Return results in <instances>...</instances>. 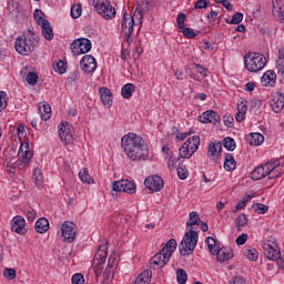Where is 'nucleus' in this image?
I'll list each match as a JSON object with an SVG mask.
<instances>
[{"instance_id":"obj_54","label":"nucleus","mask_w":284,"mask_h":284,"mask_svg":"<svg viewBox=\"0 0 284 284\" xmlns=\"http://www.w3.org/2000/svg\"><path fill=\"white\" fill-rule=\"evenodd\" d=\"M24 215L32 223L37 219V211L34 209L26 210Z\"/></svg>"},{"instance_id":"obj_9","label":"nucleus","mask_w":284,"mask_h":284,"mask_svg":"<svg viewBox=\"0 0 284 284\" xmlns=\"http://www.w3.org/2000/svg\"><path fill=\"white\" fill-rule=\"evenodd\" d=\"M92 4L95 12L103 17V19H106V21L116 17V9L112 7L109 0H93Z\"/></svg>"},{"instance_id":"obj_45","label":"nucleus","mask_w":284,"mask_h":284,"mask_svg":"<svg viewBox=\"0 0 284 284\" xmlns=\"http://www.w3.org/2000/svg\"><path fill=\"white\" fill-rule=\"evenodd\" d=\"M33 17H34L36 22L38 23V26H41V24H43L48 21V19L43 18V11H41L39 9L34 10Z\"/></svg>"},{"instance_id":"obj_50","label":"nucleus","mask_w":284,"mask_h":284,"mask_svg":"<svg viewBox=\"0 0 284 284\" xmlns=\"http://www.w3.org/2000/svg\"><path fill=\"white\" fill-rule=\"evenodd\" d=\"M181 30H182V33L184 34V37H186V39H195L196 32H194V29L183 27V29H181Z\"/></svg>"},{"instance_id":"obj_22","label":"nucleus","mask_w":284,"mask_h":284,"mask_svg":"<svg viewBox=\"0 0 284 284\" xmlns=\"http://www.w3.org/2000/svg\"><path fill=\"white\" fill-rule=\"evenodd\" d=\"M271 108L276 114H278L280 112L283 111V108H284V95H283V93H281V92L275 93V95L272 100V103H271Z\"/></svg>"},{"instance_id":"obj_38","label":"nucleus","mask_w":284,"mask_h":284,"mask_svg":"<svg viewBox=\"0 0 284 284\" xmlns=\"http://www.w3.org/2000/svg\"><path fill=\"white\" fill-rule=\"evenodd\" d=\"M265 141V136L261 133H252L251 134V145H263Z\"/></svg>"},{"instance_id":"obj_14","label":"nucleus","mask_w":284,"mask_h":284,"mask_svg":"<svg viewBox=\"0 0 284 284\" xmlns=\"http://www.w3.org/2000/svg\"><path fill=\"white\" fill-rule=\"evenodd\" d=\"M59 136L62 143L64 145H72L74 143V135L72 134V131L70 130V123H61L58 126Z\"/></svg>"},{"instance_id":"obj_62","label":"nucleus","mask_w":284,"mask_h":284,"mask_svg":"<svg viewBox=\"0 0 284 284\" xmlns=\"http://www.w3.org/2000/svg\"><path fill=\"white\" fill-rule=\"evenodd\" d=\"M283 9V0H273V14H276V10Z\"/></svg>"},{"instance_id":"obj_17","label":"nucleus","mask_w":284,"mask_h":284,"mask_svg":"<svg viewBox=\"0 0 284 284\" xmlns=\"http://www.w3.org/2000/svg\"><path fill=\"white\" fill-rule=\"evenodd\" d=\"M80 67L85 74H92V72L97 70V59L90 54L83 55L80 61Z\"/></svg>"},{"instance_id":"obj_43","label":"nucleus","mask_w":284,"mask_h":284,"mask_svg":"<svg viewBox=\"0 0 284 284\" xmlns=\"http://www.w3.org/2000/svg\"><path fill=\"white\" fill-rule=\"evenodd\" d=\"M176 278L179 284L187 283V273L183 268L176 271Z\"/></svg>"},{"instance_id":"obj_46","label":"nucleus","mask_w":284,"mask_h":284,"mask_svg":"<svg viewBox=\"0 0 284 284\" xmlns=\"http://www.w3.org/2000/svg\"><path fill=\"white\" fill-rule=\"evenodd\" d=\"M81 12H83V9L81 8V4H73L71 7V17H72V19H79V17H81Z\"/></svg>"},{"instance_id":"obj_59","label":"nucleus","mask_w":284,"mask_h":284,"mask_svg":"<svg viewBox=\"0 0 284 284\" xmlns=\"http://www.w3.org/2000/svg\"><path fill=\"white\" fill-rule=\"evenodd\" d=\"M203 8H207V0H197L194 4V9L203 10Z\"/></svg>"},{"instance_id":"obj_27","label":"nucleus","mask_w":284,"mask_h":284,"mask_svg":"<svg viewBox=\"0 0 284 284\" xmlns=\"http://www.w3.org/2000/svg\"><path fill=\"white\" fill-rule=\"evenodd\" d=\"M184 145H186L187 149L191 150L192 154H194V152L199 150V145H201V138L193 135L184 142Z\"/></svg>"},{"instance_id":"obj_55","label":"nucleus","mask_w":284,"mask_h":284,"mask_svg":"<svg viewBox=\"0 0 284 284\" xmlns=\"http://www.w3.org/2000/svg\"><path fill=\"white\" fill-rule=\"evenodd\" d=\"M237 111L239 112H242L244 114L247 113V100H241L239 103H237Z\"/></svg>"},{"instance_id":"obj_42","label":"nucleus","mask_w":284,"mask_h":284,"mask_svg":"<svg viewBox=\"0 0 284 284\" xmlns=\"http://www.w3.org/2000/svg\"><path fill=\"white\" fill-rule=\"evenodd\" d=\"M176 170H178V176L182 181H185V179H187V176H190V172H187V166L181 164L178 166Z\"/></svg>"},{"instance_id":"obj_52","label":"nucleus","mask_w":284,"mask_h":284,"mask_svg":"<svg viewBox=\"0 0 284 284\" xmlns=\"http://www.w3.org/2000/svg\"><path fill=\"white\" fill-rule=\"evenodd\" d=\"M6 97H8V94L3 91H0V112L8 108V101H6Z\"/></svg>"},{"instance_id":"obj_57","label":"nucleus","mask_w":284,"mask_h":284,"mask_svg":"<svg viewBox=\"0 0 284 284\" xmlns=\"http://www.w3.org/2000/svg\"><path fill=\"white\" fill-rule=\"evenodd\" d=\"M241 21H243V13L236 12L235 14H233L231 19L232 24L237 26V23H241Z\"/></svg>"},{"instance_id":"obj_51","label":"nucleus","mask_w":284,"mask_h":284,"mask_svg":"<svg viewBox=\"0 0 284 284\" xmlns=\"http://www.w3.org/2000/svg\"><path fill=\"white\" fill-rule=\"evenodd\" d=\"M186 18H187V16H185V13H179L178 14L176 22H178V28L180 30L185 28V19Z\"/></svg>"},{"instance_id":"obj_12","label":"nucleus","mask_w":284,"mask_h":284,"mask_svg":"<svg viewBox=\"0 0 284 284\" xmlns=\"http://www.w3.org/2000/svg\"><path fill=\"white\" fill-rule=\"evenodd\" d=\"M264 248V256L268 258V261H277L281 258V250L278 248V242H266L263 245Z\"/></svg>"},{"instance_id":"obj_30","label":"nucleus","mask_w":284,"mask_h":284,"mask_svg":"<svg viewBox=\"0 0 284 284\" xmlns=\"http://www.w3.org/2000/svg\"><path fill=\"white\" fill-rule=\"evenodd\" d=\"M150 281H152V271H143L133 283L150 284Z\"/></svg>"},{"instance_id":"obj_36","label":"nucleus","mask_w":284,"mask_h":284,"mask_svg":"<svg viewBox=\"0 0 284 284\" xmlns=\"http://www.w3.org/2000/svg\"><path fill=\"white\" fill-rule=\"evenodd\" d=\"M32 178L37 187H43V173H41V169H36Z\"/></svg>"},{"instance_id":"obj_26","label":"nucleus","mask_w":284,"mask_h":284,"mask_svg":"<svg viewBox=\"0 0 284 284\" xmlns=\"http://www.w3.org/2000/svg\"><path fill=\"white\" fill-rule=\"evenodd\" d=\"M40 27H41L42 36L44 37V39L47 41H52V39H54V32L52 30V26L50 24V21L47 20V22H42Z\"/></svg>"},{"instance_id":"obj_44","label":"nucleus","mask_w":284,"mask_h":284,"mask_svg":"<svg viewBox=\"0 0 284 284\" xmlns=\"http://www.w3.org/2000/svg\"><path fill=\"white\" fill-rule=\"evenodd\" d=\"M252 209L254 210V212H256V214H265L267 210H270V206L261 203H255L252 205Z\"/></svg>"},{"instance_id":"obj_10","label":"nucleus","mask_w":284,"mask_h":284,"mask_svg":"<svg viewBox=\"0 0 284 284\" xmlns=\"http://www.w3.org/2000/svg\"><path fill=\"white\" fill-rule=\"evenodd\" d=\"M92 50V42L88 38H79L71 43V51L74 57L88 54Z\"/></svg>"},{"instance_id":"obj_63","label":"nucleus","mask_w":284,"mask_h":284,"mask_svg":"<svg viewBox=\"0 0 284 284\" xmlns=\"http://www.w3.org/2000/svg\"><path fill=\"white\" fill-rule=\"evenodd\" d=\"M276 68L280 74H284V59L278 58L276 61Z\"/></svg>"},{"instance_id":"obj_34","label":"nucleus","mask_w":284,"mask_h":284,"mask_svg":"<svg viewBox=\"0 0 284 284\" xmlns=\"http://www.w3.org/2000/svg\"><path fill=\"white\" fill-rule=\"evenodd\" d=\"M248 220H247V215H245L244 213H242L236 220H235V225L237 229V232H242L243 227H245V225H247Z\"/></svg>"},{"instance_id":"obj_19","label":"nucleus","mask_w":284,"mask_h":284,"mask_svg":"<svg viewBox=\"0 0 284 284\" xmlns=\"http://www.w3.org/2000/svg\"><path fill=\"white\" fill-rule=\"evenodd\" d=\"M223 152V144L220 141L211 142L207 146V156L211 161H216L221 158Z\"/></svg>"},{"instance_id":"obj_23","label":"nucleus","mask_w":284,"mask_h":284,"mask_svg":"<svg viewBox=\"0 0 284 284\" xmlns=\"http://www.w3.org/2000/svg\"><path fill=\"white\" fill-rule=\"evenodd\" d=\"M100 99L105 108H112V91L108 88H100Z\"/></svg>"},{"instance_id":"obj_32","label":"nucleus","mask_w":284,"mask_h":284,"mask_svg":"<svg viewBox=\"0 0 284 284\" xmlns=\"http://www.w3.org/2000/svg\"><path fill=\"white\" fill-rule=\"evenodd\" d=\"M243 254L245 256V258H247L248 261H257L258 258V251H256V248L252 247V246H247L243 250Z\"/></svg>"},{"instance_id":"obj_16","label":"nucleus","mask_w":284,"mask_h":284,"mask_svg":"<svg viewBox=\"0 0 284 284\" xmlns=\"http://www.w3.org/2000/svg\"><path fill=\"white\" fill-rule=\"evenodd\" d=\"M144 185L151 192H161L163 190V179L159 175H152L144 180Z\"/></svg>"},{"instance_id":"obj_11","label":"nucleus","mask_w":284,"mask_h":284,"mask_svg":"<svg viewBox=\"0 0 284 284\" xmlns=\"http://www.w3.org/2000/svg\"><path fill=\"white\" fill-rule=\"evenodd\" d=\"M132 32H134V17L125 11L122 18V34L128 43H132Z\"/></svg>"},{"instance_id":"obj_25","label":"nucleus","mask_w":284,"mask_h":284,"mask_svg":"<svg viewBox=\"0 0 284 284\" xmlns=\"http://www.w3.org/2000/svg\"><path fill=\"white\" fill-rule=\"evenodd\" d=\"M34 229H36V232H38V234H45V232L50 230V222L45 217H40L36 222Z\"/></svg>"},{"instance_id":"obj_39","label":"nucleus","mask_w":284,"mask_h":284,"mask_svg":"<svg viewBox=\"0 0 284 284\" xmlns=\"http://www.w3.org/2000/svg\"><path fill=\"white\" fill-rule=\"evenodd\" d=\"M206 244L211 254L216 255V251L219 250V246L216 245V240H214V237L212 236H209L206 237Z\"/></svg>"},{"instance_id":"obj_7","label":"nucleus","mask_w":284,"mask_h":284,"mask_svg":"<svg viewBox=\"0 0 284 284\" xmlns=\"http://www.w3.org/2000/svg\"><path fill=\"white\" fill-rule=\"evenodd\" d=\"M196 243H199V233L192 230L187 231L179 245L180 254L182 256H190L196 248Z\"/></svg>"},{"instance_id":"obj_33","label":"nucleus","mask_w":284,"mask_h":284,"mask_svg":"<svg viewBox=\"0 0 284 284\" xmlns=\"http://www.w3.org/2000/svg\"><path fill=\"white\" fill-rule=\"evenodd\" d=\"M152 6V0H143L140 4L139 18L140 21L143 19V14H148L150 12V7Z\"/></svg>"},{"instance_id":"obj_41","label":"nucleus","mask_w":284,"mask_h":284,"mask_svg":"<svg viewBox=\"0 0 284 284\" xmlns=\"http://www.w3.org/2000/svg\"><path fill=\"white\" fill-rule=\"evenodd\" d=\"M26 81L29 85H37L39 83V74H37V72H29L26 77Z\"/></svg>"},{"instance_id":"obj_31","label":"nucleus","mask_w":284,"mask_h":284,"mask_svg":"<svg viewBox=\"0 0 284 284\" xmlns=\"http://www.w3.org/2000/svg\"><path fill=\"white\" fill-rule=\"evenodd\" d=\"M135 90L136 87L133 83H126L122 87L121 95L123 99H131Z\"/></svg>"},{"instance_id":"obj_24","label":"nucleus","mask_w":284,"mask_h":284,"mask_svg":"<svg viewBox=\"0 0 284 284\" xmlns=\"http://www.w3.org/2000/svg\"><path fill=\"white\" fill-rule=\"evenodd\" d=\"M219 263H225V261H230V258L234 257L232 251L226 247L219 248L215 253Z\"/></svg>"},{"instance_id":"obj_4","label":"nucleus","mask_w":284,"mask_h":284,"mask_svg":"<svg viewBox=\"0 0 284 284\" xmlns=\"http://www.w3.org/2000/svg\"><path fill=\"white\" fill-rule=\"evenodd\" d=\"M39 45V37L34 36L32 33L29 38L26 36H19L16 39V51L19 54H23V57H28V54H32L34 52V49Z\"/></svg>"},{"instance_id":"obj_56","label":"nucleus","mask_w":284,"mask_h":284,"mask_svg":"<svg viewBox=\"0 0 284 284\" xmlns=\"http://www.w3.org/2000/svg\"><path fill=\"white\" fill-rule=\"evenodd\" d=\"M54 71L59 74H65V63L63 61H59L57 65L54 67Z\"/></svg>"},{"instance_id":"obj_2","label":"nucleus","mask_w":284,"mask_h":284,"mask_svg":"<svg viewBox=\"0 0 284 284\" xmlns=\"http://www.w3.org/2000/svg\"><path fill=\"white\" fill-rule=\"evenodd\" d=\"M283 174L284 165L281 164L280 160H275L274 162H268L253 170L251 179H253V181H261V179H265V176H268V179H278V176H283Z\"/></svg>"},{"instance_id":"obj_5","label":"nucleus","mask_w":284,"mask_h":284,"mask_svg":"<svg viewBox=\"0 0 284 284\" xmlns=\"http://www.w3.org/2000/svg\"><path fill=\"white\" fill-rule=\"evenodd\" d=\"M108 258V241L104 240L99 244L98 251L93 257L92 270L97 277L103 274V268L105 267V261Z\"/></svg>"},{"instance_id":"obj_60","label":"nucleus","mask_w":284,"mask_h":284,"mask_svg":"<svg viewBox=\"0 0 284 284\" xmlns=\"http://www.w3.org/2000/svg\"><path fill=\"white\" fill-rule=\"evenodd\" d=\"M224 125L226 128H234V118L232 115H224Z\"/></svg>"},{"instance_id":"obj_6","label":"nucleus","mask_w":284,"mask_h":284,"mask_svg":"<svg viewBox=\"0 0 284 284\" xmlns=\"http://www.w3.org/2000/svg\"><path fill=\"white\" fill-rule=\"evenodd\" d=\"M244 65L248 72H261L267 65V58L263 53L248 52L244 55Z\"/></svg>"},{"instance_id":"obj_53","label":"nucleus","mask_w":284,"mask_h":284,"mask_svg":"<svg viewBox=\"0 0 284 284\" xmlns=\"http://www.w3.org/2000/svg\"><path fill=\"white\" fill-rule=\"evenodd\" d=\"M72 284H83L85 282V278L83 277V274L77 273L71 278Z\"/></svg>"},{"instance_id":"obj_20","label":"nucleus","mask_w":284,"mask_h":284,"mask_svg":"<svg viewBox=\"0 0 284 284\" xmlns=\"http://www.w3.org/2000/svg\"><path fill=\"white\" fill-rule=\"evenodd\" d=\"M11 230L17 234H26V219L21 215L14 216L12 219Z\"/></svg>"},{"instance_id":"obj_18","label":"nucleus","mask_w":284,"mask_h":284,"mask_svg":"<svg viewBox=\"0 0 284 284\" xmlns=\"http://www.w3.org/2000/svg\"><path fill=\"white\" fill-rule=\"evenodd\" d=\"M197 121L200 123H213V125H216V123H221V115L214 110H207L197 116Z\"/></svg>"},{"instance_id":"obj_37","label":"nucleus","mask_w":284,"mask_h":284,"mask_svg":"<svg viewBox=\"0 0 284 284\" xmlns=\"http://www.w3.org/2000/svg\"><path fill=\"white\" fill-rule=\"evenodd\" d=\"M197 223H201V217L199 216L197 212H191L189 214V222H186L187 227H192L196 225Z\"/></svg>"},{"instance_id":"obj_8","label":"nucleus","mask_w":284,"mask_h":284,"mask_svg":"<svg viewBox=\"0 0 284 284\" xmlns=\"http://www.w3.org/2000/svg\"><path fill=\"white\" fill-rule=\"evenodd\" d=\"M29 150H30V144L28 143L24 146L23 144L20 146L18 156H21V160L19 162H16L14 159L7 156L6 158V161H8L7 168H12V170L19 168V170H23V168H26V165L30 163V160L33 156L32 152H30Z\"/></svg>"},{"instance_id":"obj_58","label":"nucleus","mask_w":284,"mask_h":284,"mask_svg":"<svg viewBox=\"0 0 284 284\" xmlns=\"http://www.w3.org/2000/svg\"><path fill=\"white\" fill-rule=\"evenodd\" d=\"M215 3H222V6L229 11L234 10V6H232L230 0H215Z\"/></svg>"},{"instance_id":"obj_13","label":"nucleus","mask_w":284,"mask_h":284,"mask_svg":"<svg viewBox=\"0 0 284 284\" xmlns=\"http://www.w3.org/2000/svg\"><path fill=\"white\" fill-rule=\"evenodd\" d=\"M113 192H125L126 194H134L136 192V184L130 180H120L113 182Z\"/></svg>"},{"instance_id":"obj_21","label":"nucleus","mask_w":284,"mask_h":284,"mask_svg":"<svg viewBox=\"0 0 284 284\" xmlns=\"http://www.w3.org/2000/svg\"><path fill=\"white\" fill-rule=\"evenodd\" d=\"M261 83L265 88H274L276 85V72L267 70L261 78Z\"/></svg>"},{"instance_id":"obj_28","label":"nucleus","mask_w":284,"mask_h":284,"mask_svg":"<svg viewBox=\"0 0 284 284\" xmlns=\"http://www.w3.org/2000/svg\"><path fill=\"white\" fill-rule=\"evenodd\" d=\"M224 170H226V172H234V170H236V160L232 153L225 154Z\"/></svg>"},{"instance_id":"obj_3","label":"nucleus","mask_w":284,"mask_h":284,"mask_svg":"<svg viewBox=\"0 0 284 284\" xmlns=\"http://www.w3.org/2000/svg\"><path fill=\"white\" fill-rule=\"evenodd\" d=\"M176 245H178L176 240L174 239L169 240L165 246H163V248L151 258L150 261L151 267L163 268V266L166 263H170V258H172V254L176 252Z\"/></svg>"},{"instance_id":"obj_64","label":"nucleus","mask_w":284,"mask_h":284,"mask_svg":"<svg viewBox=\"0 0 284 284\" xmlns=\"http://www.w3.org/2000/svg\"><path fill=\"white\" fill-rule=\"evenodd\" d=\"M230 284H247V282L245 281V278L241 277V276H234L231 281Z\"/></svg>"},{"instance_id":"obj_40","label":"nucleus","mask_w":284,"mask_h":284,"mask_svg":"<svg viewBox=\"0 0 284 284\" xmlns=\"http://www.w3.org/2000/svg\"><path fill=\"white\" fill-rule=\"evenodd\" d=\"M223 145L229 152H234V150H236V142L232 138H225L223 140Z\"/></svg>"},{"instance_id":"obj_15","label":"nucleus","mask_w":284,"mask_h":284,"mask_svg":"<svg viewBox=\"0 0 284 284\" xmlns=\"http://www.w3.org/2000/svg\"><path fill=\"white\" fill-rule=\"evenodd\" d=\"M62 237L68 243H74L77 239V227L72 222H64L61 226Z\"/></svg>"},{"instance_id":"obj_49","label":"nucleus","mask_w":284,"mask_h":284,"mask_svg":"<svg viewBox=\"0 0 284 284\" xmlns=\"http://www.w3.org/2000/svg\"><path fill=\"white\" fill-rule=\"evenodd\" d=\"M79 178L82 181V183H90L91 178H90V173H89L88 169H82L79 172Z\"/></svg>"},{"instance_id":"obj_48","label":"nucleus","mask_w":284,"mask_h":284,"mask_svg":"<svg viewBox=\"0 0 284 284\" xmlns=\"http://www.w3.org/2000/svg\"><path fill=\"white\" fill-rule=\"evenodd\" d=\"M179 162V158L175 159L173 153L169 154L168 158V168L169 170H176V163Z\"/></svg>"},{"instance_id":"obj_1","label":"nucleus","mask_w":284,"mask_h":284,"mask_svg":"<svg viewBox=\"0 0 284 284\" xmlns=\"http://www.w3.org/2000/svg\"><path fill=\"white\" fill-rule=\"evenodd\" d=\"M124 154L131 161H145L150 154V148L141 135L129 133L121 139Z\"/></svg>"},{"instance_id":"obj_61","label":"nucleus","mask_w":284,"mask_h":284,"mask_svg":"<svg viewBox=\"0 0 284 284\" xmlns=\"http://www.w3.org/2000/svg\"><path fill=\"white\" fill-rule=\"evenodd\" d=\"M236 245H245L247 243V234L243 233L235 240Z\"/></svg>"},{"instance_id":"obj_29","label":"nucleus","mask_w":284,"mask_h":284,"mask_svg":"<svg viewBox=\"0 0 284 284\" xmlns=\"http://www.w3.org/2000/svg\"><path fill=\"white\" fill-rule=\"evenodd\" d=\"M39 112L42 121H50L52 116V108L48 103L39 105Z\"/></svg>"},{"instance_id":"obj_47","label":"nucleus","mask_w":284,"mask_h":284,"mask_svg":"<svg viewBox=\"0 0 284 284\" xmlns=\"http://www.w3.org/2000/svg\"><path fill=\"white\" fill-rule=\"evenodd\" d=\"M3 277L8 278V281H14L17 278V271L14 268H4Z\"/></svg>"},{"instance_id":"obj_35","label":"nucleus","mask_w":284,"mask_h":284,"mask_svg":"<svg viewBox=\"0 0 284 284\" xmlns=\"http://www.w3.org/2000/svg\"><path fill=\"white\" fill-rule=\"evenodd\" d=\"M194 153H192V149L187 148V144H182V146L179 150V156L180 159H192V155Z\"/></svg>"}]
</instances>
